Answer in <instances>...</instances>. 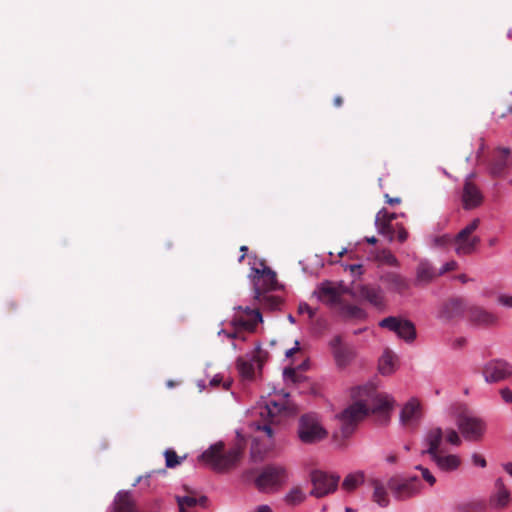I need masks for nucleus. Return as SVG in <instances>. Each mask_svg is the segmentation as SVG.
Returning a JSON list of instances; mask_svg holds the SVG:
<instances>
[{
	"label": "nucleus",
	"mask_w": 512,
	"mask_h": 512,
	"mask_svg": "<svg viewBox=\"0 0 512 512\" xmlns=\"http://www.w3.org/2000/svg\"><path fill=\"white\" fill-rule=\"evenodd\" d=\"M444 442L454 446H459L462 443L458 432L453 428H431L425 436L428 448L424 453L440 471L452 473L461 468L463 461L459 455L447 452L443 447Z\"/></svg>",
	"instance_id": "f257e3e1"
},
{
	"label": "nucleus",
	"mask_w": 512,
	"mask_h": 512,
	"mask_svg": "<svg viewBox=\"0 0 512 512\" xmlns=\"http://www.w3.org/2000/svg\"><path fill=\"white\" fill-rule=\"evenodd\" d=\"M358 396H366L369 403L361 400L349 405L340 416H370L371 414H390L396 405L395 399L386 393H376L372 386L358 387Z\"/></svg>",
	"instance_id": "f03ea898"
},
{
	"label": "nucleus",
	"mask_w": 512,
	"mask_h": 512,
	"mask_svg": "<svg viewBox=\"0 0 512 512\" xmlns=\"http://www.w3.org/2000/svg\"><path fill=\"white\" fill-rule=\"evenodd\" d=\"M247 481L263 493H272L281 489L288 480V470L281 464H267L262 468L250 469L245 472Z\"/></svg>",
	"instance_id": "7ed1b4c3"
},
{
	"label": "nucleus",
	"mask_w": 512,
	"mask_h": 512,
	"mask_svg": "<svg viewBox=\"0 0 512 512\" xmlns=\"http://www.w3.org/2000/svg\"><path fill=\"white\" fill-rule=\"evenodd\" d=\"M224 443L217 442L211 445L200 455V459L213 470L223 472L237 465L242 456V448L236 446L228 452H224Z\"/></svg>",
	"instance_id": "20e7f679"
},
{
	"label": "nucleus",
	"mask_w": 512,
	"mask_h": 512,
	"mask_svg": "<svg viewBox=\"0 0 512 512\" xmlns=\"http://www.w3.org/2000/svg\"><path fill=\"white\" fill-rule=\"evenodd\" d=\"M480 225V219H473L468 225L461 229L454 238L448 235L441 237L438 241L442 244L451 243L455 253L459 256L473 253L480 243V238L473 233Z\"/></svg>",
	"instance_id": "39448f33"
},
{
	"label": "nucleus",
	"mask_w": 512,
	"mask_h": 512,
	"mask_svg": "<svg viewBox=\"0 0 512 512\" xmlns=\"http://www.w3.org/2000/svg\"><path fill=\"white\" fill-rule=\"evenodd\" d=\"M387 487L398 501L411 499L421 492V482L417 476H392L387 482Z\"/></svg>",
	"instance_id": "423d86ee"
},
{
	"label": "nucleus",
	"mask_w": 512,
	"mask_h": 512,
	"mask_svg": "<svg viewBox=\"0 0 512 512\" xmlns=\"http://www.w3.org/2000/svg\"><path fill=\"white\" fill-rule=\"evenodd\" d=\"M297 435L303 444L313 445L326 439L328 431L316 418H299Z\"/></svg>",
	"instance_id": "0eeeda50"
},
{
	"label": "nucleus",
	"mask_w": 512,
	"mask_h": 512,
	"mask_svg": "<svg viewBox=\"0 0 512 512\" xmlns=\"http://www.w3.org/2000/svg\"><path fill=\"white\" fill-rule=\"evenodd\" d=\"M361 418H336V424L332 432V442L337 449H345L347 440L354 434L359 426Z\"/></svg>",
	"instance_id": "6e6552de"
},
{
	"label": "nucleus",
	"mask_w": 512,
	"mask_h": 512,
	"mask_svg": "<svg viewBox=\"0 0 512 512\" xmlns=\"http://www.w3.org/2000/svg\"><path fill=\"white\" fill-rule=\"evenodd\" d=\"M263 266L261 269L252 268V283L255 297H259L260 292H269L277 287L276 273L269 267Z\"/></svg>",
	"instance_id": "1a4fd4ad"
},
{
	"label": "nucleus",
	"mask_w": 512,
	"mask_h": 512,
	"mask_svg": "<svg viewBox=\"0 0 512 512\" xmlns=\"http://www.w3.org/2000/svg\"><path fill=\"white\" fill-rule=\"evenodd\" d=\"M339 480L340 477L337 475H329L319 470L313 471L311 474L313 484L311 494L317 498L324 497L337 489Z\"/></svg>",
	"instance_id": "9d476101"
},
{
	"label": "nucleus",
	"mask_w": 512,
	"mask_h": 512,
	"mask_svg": "<svg viewBox=\"0 0 512 512\" xmlns=\"http://www.w3.org/2000/svg\"><path fill=\"white\" fill-rule=\"evenodd\" d=\"M379 326L395 332L398 337L406 342H411L416 338V329L414 324L406 319L389 316L382 319L379 322Z\"/></svg>",
	"instance_id": "9b49d317"
},
{
	"label": "nucleus",
	"mask_w": 512,
	"mask_h": 512,
	"mask_svg": "<svg viewBox=\"0 0 512 512\" xmlns=\"http://www.w3.org/2000/svg\"><path fill=\"white\" fill-rule=\"evenodd\" d=\"M482 374L487 383H497L512 376V364L503 360L495 359L486 363Z\"/></svg>",
	"instance_id": "f8f14e48"
},
{
	"label": "nucleus",
	"mask_w": 512,
	"mask_h": 512,
	"mask_svg": "<svg viewBox=\"0 0 512 512\" xmlns=\"http://www.w3.org/2000/svg\"><path fill=\"white\" fill-rule=\"evenodd\" d=\"M329 347L338 368H346L356 356V352L353 347L344 344L342 337L339 335L330 340Z\"/></svg>",
	"instance_id": "ddd939ff"
},
{
	"label": "nucleus",
	"mask_w": 512,
	"mask_h": 512,
	"mask_svg": "<svg viewBox=\"0 0 512 512\" xmlns=\"http://www.w3.org/2000/svg\"><path fill=\"white\" fill-rule=\"evenodd\" d=\"M467 317L469 323L477 327L489 328L499 324V317L481 306H470Z\"/></svg>",
	"instance_id": "4468645a"
},
{
	"label": "nucleus",
	"mask_w": 512,
	"mask_h": 512,
	"mask_svg": "<svg viewBox=\"0 0 512 512\" xmlns=\"http://www.w3.org/2000/svg\"><path fill=\"white\" fill-rule=\"evenodd\" d=\"M457 425L462 436L469 441L480 440L486 430V423L482 418H459Z\"/></svg>",
	"instance_id": "2eb2a0df"
},
{
	"label": "nucleus",
	"mask_w": 512,
	"mask_h": 512,
	"mask_svg": "<svg viewBox=\"0 0 512 512\" xmlns=\"http://www.w3.org/2000/svg\"><path fill=\"white\" fill-rule=\"evenodd\" d=\"M474 174H470L464 183L462 202L466 210L478 207L483 202V195L477 185L472 181Z\"/></svg>",
	"instance_id": "dca6fc26"
},
{
	"label": "nucleus",
	"mask_w": 512,
	"mask_h": 512,
	"mask_svg": "<svg viewBox=\"0 0 512 512\" xmlns=\"http://www.w3.org/2000/svg\"><path fill=\"white\" fill-rule=\"evenodd\" d=\"M350 294L352 297L363 299L375 307L384 305L383 293L379 287L358 285L350 291Z\"/></svg>",
	"instance_id": "f3484780"
},
{
	"label": "nucleus",
	"mask_w": 512,
	"mask_h": 512,
	"mask_svg": "<svg viewBox=\"0 0 512 512\" xmlns=\"http://www.w3.org/2000/svg\"><path fill=\"white\" fill-rule=\"evenodd\" d=\"M348 292V289L342 285L325 282L319 289V299L328 305H340L342 295Z\"/></svg>",
	"instance_id": "a211bd4d"
},
{
	"label": "nucleus",
	"mask_w": 512,
	"mask_h": 512,
	"mask_svg": "<svg viewBox=\"0 0 512 512\" xmlns=\"http://www.w3.org/2000/svg\"><path fill=\"white\" fill-rule=\"evenodd\" d=\"M510 501V490L504 484L502 478L496 479L494 483V490L489 498V505L494 509L502 510L509 505Z\"/></svg>",
	"instance_id": "6ab92c4d"
},
{
	"label": "nucleus",
	"mask_w": 512,
	"mask_h": 512,
	"mask_svg": "<svg viewBox=\"0 0 512 512\" xmlns=\"http://www.w3.org/2000/svg\"><path fill=\"white\" fill-rule=\"evenodd\" d=\"M467 309V304L464 299L451 298L443 303L439 317L444 320H452L461 317Z\"/></svg>",
	"instance_id": "aec40b11"
},
{
	"label": "nucleus",
	"mask_w": 512,
	"mask_h": 512,
	"mask_svg": "<svg viewBox=\"0 0 512 512\" xmlns=\"http://www.w3.org/2000/svg\"><path fill=\"white\" fill-rule=\"evenodd\" d=\"M511 167L510 149L498 148L496 156L492 161L490 173L493 177H502Z\"/></svg>",
	"instance_id": "412c9836"
},
{
	"label": "nucleus",
	"mask_w": 512,
	"mask_h": 512,
	"mask_svg": "<svg viewBox=\"0 0 512 512\" xmlns=\"http://www.w3.org/2000/svg\"><path fill=\"white\" fill-rule=\"evenodd\" d=\"M380 280L388 290L399 294L404 293L410 288L408 279L396 272H386L382 274Z\"/></svg>",
	"instance_id": "4be33fe9"
},
{
	"label": "nucleus",
	"mask_w": 512,
	"mask_h": 512,
	"mask_svg": "<svg viewBox=\"0 0 512 512\" xmlns=\"http://www.w3.org/2000/svg\"><path fill=\"white\" fill-rule=\"evenodd\" d=\"M368 485L373 489L372 501L380 507H387L390 504V498L387 487L384 482L375 477L368 479Z\"/></svg>",
	"instance_id": "5701e85b"
},
{
	"label": "nucleus",
	"mask_w": 512,
	"mask_h": 512,
	"mask_svg": "<svg viewBox=\"0 0 512 512\" xmlns=\"http://www.w3.org/2000/svg\"><path fill=\"white\" fill-rule=\"evenodd\" d=\"M439 276V272L436 268L433 267V265L425 260L422 259L419 261L417 268H416V278H415V284L416 285H422V284H428L431 281H433L435 278Z\"/></svg>",
	"instance_id": "b1692460"
},
{
	"label": "nucleus",
	"mask_w": 512,
	"mask_h": 512,
	"mask_svg": "<svg viewBox=\"0 0 512 512\" xmlns=\"http://www.w3.org/2000/svg\"><path fill=\"white\" fill-rule=\"evenodd\" d=\"M262 321V315L259 311V308L246 307L244 309V316H241L237 319V324L245 331L253 332L256 326Z\"/></svg>",
	"instance_id": "393cba45"
},
{
	"label": "nucleus",
	"mask_w": 512,
	"mask_h": 512,
	"mask_svg": "<svg viewBox=\"0 0 512 512\" xmlns=\"http://www.w3.org/2000/svg\"><path fill=\"white\" fill-rule=\"evenodd\" d=\"M339 313L343 319L351 321H363L367 317V313L362 308L344 302L339 305Z\"/></svg>",
	"instance_id": "a878e982"
},
{
	"label": "nucleus",
	"mask_w": 512,
	"mask_h": 512,
	"mask_svg": "<svg viewBox=\"0 0 512 512\" xmlns=\"http://www.w3.org/2000/svg\"><path fill=\"white\" fill-rule=\"evenodd\" d=\"M176 501L179 506V512H194L192 509L196 505H200L202 507L206 506L207 497L201 496L199 499L194 496H176Z\"/></svg>",
	"instance_id": "bb28decb"
},
{
	"label": "nucleus",
	"mask_w": 512,
	"mask_h": 512,
	"mask_svg": "<svg viewBox=\"0 0 512 512\" xmlns=\"http://www.w3.org/2000/svg\"><path fill=\"white\" fill-rule=\"evenodd\" d=\"M259 307L269 310H277L282 304V299L279 296L268 294V292H260L259 297L254 296Z\"/></svg>",
	"instance_id": "cd10ccee"
},
{
	"label": "nucleus",
	"mask_w": 512,
	"mask_h": 512,
	"mask_svg": "<svg viewBox=\"0 0 512 512\" xmlns=\"http://www.w3.org/2000/svg\"><path fill=\"white\" fill-rule=\"evenodd\" d=\"M114 512H138L129 493H118L115 499Z\"/></svg>",
	"instance_id": "c85d7f7f"
},
{
	"label": "nucleus",
	"mask_w": 512,
	"mask_h": 512,
	"mask_svg": "<svg viewBox=\"0 0 512 512\" xmlns=\"http://www.w3.org/2000/svg\"><path fill=\"white\" fill-rule=\"evenodd\" d=\"M385 215H387V210L381 209L376 215L375 225H376V228H377V231L379 234L387 237L389 241H392L394 239V232H395L392 224L381 223L382 218Z\"/></svg>",
	"instance_id": "c756f323"
},
{
	"label": "nucleus",
	"mask_w": 512,
	"mask_h": 512,
	"mask_svg": "<svg viewBox=\"0 0 512 512\" xmlns=\"http://www.w3.org/2000/svg\"><path fill=\"white\" fill-rule=\"evenodd\" d=\"M396 356L390 351L386 350L379 360V371L382 375H390L395 370Z\"/></svg>",
	"instance_id": "7c9ffc66"
},
{
	"label": "nucleus",
	"mask_w": 512,
	"mask_h": 512,
	"mask_svg": "<svg viewBox=\"0 0 512 512\" xmlns=\"http://www.w3.org/2000/svg\"><path fill=\"white\" fill-rule=\"evenodd\" d=\"M423 413H425V410L421 401L413 397L404 404L399 416H415Z\"/></svg>",
	"instance_id": "2f4dec72"
},
{
	"label": "nucleus",
	"mask_w": 512,
	"mask_h": 512,
	"mask_svg": "<svg viewBox=\"0 0 512 512\" xmlns=\"http://www.w3.org/2000/svg\"><path fill=\"white\" fill-rule=\"evenodd\" d=\"M365 474L363 471L348 474L343 483L342 488L348 492L355 490L360 484L364 483Z\"/></svg>",
	"instance_id": "473e14b6"
},
{
	"label": "nucleus",
	"mask_w": 512,
	"mask_h": 512,
	"mask_svg": "<svg viewBox=\"0 0 512 512\" xmlns=\"http://www.w3.org/2000/svg\"><path fill=\"white\" fill-rule=\"evenodd\" d=\"M237 370L242 378L253 380L255 376V368L253 360L239 358L236 362Z\"/></svg>",
	"instance_id": "72a5a7b5"
},
{
	"label": "nucleus",
	"mask_w": 512,
	"mask_h": 512,
	"mask_svg": "<svg viewBox=\"0 0 512 512\" xmlns=\"http://www.w3.org/2000/svg\"><path fill=\"white\" fill-rule=\"evenodd\" d=\"M287 404L288 401L285 398H281L279 401L270 399L266 402L267 416H277L287 408Z\"/></svg>",
	"instance_id": "f704fd0d"
},
{
	"label": "nucleus",
	"mask_w": 512,
	"mask_h": 512,
	"mask_svg": "<svg viewBox=\"0 0 512 512\" xmlns=\"http://www.w3.org/2000/svg\"><path fill=\"white\" fill-rule=\"evenodd\" d=\"M459 512H488L487 505L483 501H471L460 504L457 507Z\"/></svg>",
	"instance_id": "c9c22d12"
},
{
	"label": "nucleus",
	"mask_w": 512,
	"mask_h": 512,
	"mask_svg": "<svg viewBox=\"0 0 512 512\" xmlns=\"http://www.w3.org/2000/svg\"><path fill=\"white\" fill-rule=\"evenodd\" d=\"M305 494L300 488H293L285 497V500L290 505H297L303 502Z\"/></svg>",
	"instance_id": "e433bc0d"
},
{
	"label": "nucleus",
	"mask_w": 512,
	"mask_h": 512,
	"mask_svg": "<svg viewBox=\"0 0 512 512\" xmlns=\"http://www.w3.org/2000/svg\"><path fill=\"white\" fill-rule=\"evenodd\" d=\"M378 259L389 266H399L398 259L389 250H382L378 255Z\"/></svg>",
	"instance_id": "4c0bfd02"
},
{
	"label": "nucleus",
	"mask_w": 512,
	"mask_h": 512,
	"mask_svg": "<svg viewBox=\"0 0 512 512\" xmlns=\"http://www.w3.org/2000/svg\"><path fill=\"white\" fill-rule=\"evenodd\" d=\"M264 421L261 422H253L252 427L255 428L256 431L264 432L268 438L273 437V429L270 422L266 421L268 418H263Z\"/></svg>",
	"instance_id": "58836bf2"
},
{
	"label": "nucleus",
	"mask_w": 512,
	"mask_h": 512,
	"mask_svg": "<svg viewBox=\"0 0 512 512\" xmlns=\"http://www.w3.org/2000/svg\"><path fill=\"white\" fill-rule=\"evenodd\" d=\"M166 466L168 468H174L179 465L181 460L174 450H167L165 452Z\"/></svg>",
	"instance_id": "ea45409f"
},
{
	"label": "nucleus",
	"mask_w": 512,
	"mask_h": 512,
	"mask_svg": "<svg viewBox=\"0 0 512 512\" xmlns=\"http://www.w3.org/2000/svg\"><path fill=\"white\" fill-rule=\"evenodd\" d=\"M416 469L421 472L422 478L430 485L433 486L436 483V478L430 472V470L422 465L416 466Z\"/></svg>",
	"instance_id": "a19ab883"
},
{
	"label": "nucleus",
	"mask_w": 512,
	"mask_h": 512,
	"mask_svg": "<svg viewBox=\"0 0 512 512\" xmlns=\"http://www.w3.org/2000/svg\"><path fill=\"white\" fill-rule=\"evenodd\" d=\"M221 383L223 385V389L226 391L229 390L232 385V381H230V380L223 381V377L220 374H216L210 380V386H212V387H218Z\"/></svg>",
	"instance_id": "79ce46f5"
},
{
	"label": "nucleus",
	"mask_w": 512,
	"mask_h": 512,
	"mask_svg": "<svg viewBox=\"0 0 512 512\" xmlns=\"http://www.w3.org/2000/svg\"><path fill=\"white\" fill-rule=\"evenodd\" d=\"M267 357L268 353L262 350L260 347H257L252 360L258 364L259 368H261L263 363L267 360Z\"/></svg>",
	"instance_id": "37998d69"
},
{
	"label": "nucleus",
	"mask_w": 512,
	"mask_h": 512,
	"mask_svg": "<svg viewBox=\"0 0 512 512\" xmlns=\"http://www.w3.org/2000/svg\"><path fill=\"white\" fill-rule=\"evenodd\" d=\"M471 462L474 466H478L481 468H485L487 466V461L485 457L479 453H473L471 455Z\"/></svg>",
	"instance_id": "c03bdc74"
},
{
	"label": "nucleus",
	"mask_w": 512,
	"mask_h": 512,
	"mask_svg": "<svg viewBox=\"0 0 512 512\" xmlns=\"http://www.w3.org/2000/svg\"><path fill=\"white\" fill-rule=\"evenodd\" d=\"M283 375L285 379L291 380L292 382H297L299 380V375L294 368H285Z\"/></svg>",
	"instance_id": "a18cd8bd"
},
{
	"label": "nucleus",
	"mask_w": 512,
	"mask_h": 512,
	"mask_svg": "<svg viewBox=\"0 0 512 512\" xmlns=\"http://www.w3.org/2000/svg\"><path fill=\"white\" fill-rule=\"evenodd\" d=\"M298 312L300 314L307 313L309 319H313L316 314L315 311L307 303H301L298 307Z\"/></svg>",
	"instance_id": "49530a36"
},
{
	"label": "nucleus",
	"mask_w": 512,
	"mask_h": 512,
	"mask_svg": "<svg viewBox=\"0 0 512 512\" xmlns=\"http://www.w3.org/2000/svg\"><path fill=\"white\" fill-rule=\"evenodd\" d=\"M457 267H458V263L456 261H454V260L448 261L447 263H445L442 266V268L440 270H438L439 276L446 272L453 271V270L457 269Z\"/></svg>",
	"instance_id": "de8ad7c7"
},
{
	"label": "nucleus",
	"mask_w": 512,
	"mask_h": 512,
	"mask_svg": "<svg viewBox=\"0 0 512 512\" xmlns=\"http://www.w3.org/2000/svg\"><path fill=\"white\" fill-rule=\"evenodd\" d=\"M408 238V232L402 224L397 225V239L401 243L405 242Z\"/></svg>",
	"instance_id": "09e8293b"
},
{
	"label": "nucleus",
	"mask_w": 512,
	"mask_h": 512,
	"mask_svg": "<svg viewBox=\"0 0 512 512\" xmlns=\"http://www.w3.org/2000/svg\"><path fill=\"white\" fill-rule=\"evenodd\" d=\"M500 395L505 403L512 404V390L509 388H503L500 390Z\"/></svg>",
	"instance_id": "8fccbe9b"
},
{
	"label": "nucleus",
	"mask_w": 512,
	"mask_h": 512,
	"mask_svg": "<svg viewBox=\"0 0 512 512\" xmlns=\"http://www.w3.org/2000/svg\"><path fill=\"white\" fill-rule=\"evenodd\" d=\"M467 344V339L465 337H458L454 339L451 343L453 349H461L465 347Z\"/></svg>",
	"instance_id": "3c124183"
},
{
	"label": "nucleus",
	"mask_w": 512,
	"mask_h": 512,
	"mask_svg": "<svg viewBox=\"0 0 512 512\" xmlns=\"http://www.w3.org/2000/svg\"><path fill=\"white\" fill-rule=\"evenodd\" d=\"M498 303L506 307H512V296L502 294L498 297Z\"/></svg>",
	"instance_id": "603ef678"
},
{
	"label": "nucleus",
	"mask_w": 512,
	"mask_h": 512,
	"mask_svg": "<svg viewBox=\"0 0 512 512\" xmlns=\"http://www.w3.org/2000/svg\"><path fill=\"white\" fill-rule=\"evenodd\" d=\"M415 420H416V418H406V417L400 418L401 425L404 428H414L416 425Z\"/></svg>",
	"instance_id": "864d4df0"
},
{
	"label": "nucleus",
	"mask_w": 512,
	"mask_h": 512,
	"mask_svg": "<svg viewBox=\"0 0 512 512\" xmlns=\"http://www.w3.org/2000/svg\"><path fill=\"white\" fill-rule=\"evenodd\" d=\"M349 268L354 275H361L363 273V267L360 264L350 265Z\"/></svg>",
	"instance_id": "5fc2aeb1"
},
{
	"label": "nucleus",
	"mask_w": 512,
	"mask_h": 512,
	"mask_svg": "<svg viewBox=\"0 0 512 512\" xmlns=\"http://www.w3.org/2000/svg\"><path fill=\"white\" fill-rule=\"evenodd\" d=\"M396 218V215L394 213H389L387 211V215H385L383 218H382V221L381 223H387V224H391V222Z\"/></svg>",
	"instance_id": "6e6d98bb"
},
{
	"label": "nucleus",
	"mask_w": 512,
	"mask_h": 512,
	"mask_svg": "<svg viewBox=\"0 0 512 512\" xmlns=\"http://www.w3.org/2000/svg\"><path fill=\"white\" fill-rule=\"evenodd\" d=\"M297 351H299V342L298 341L295 342V347L290 348L286 351L285 355H286V357L289 358V357H292Z\"/></svg>",
	"instance_id": "4d7b16f0"
},
{
	"label": "nucleus",
	"mask_w": 512,
	"mask_h": 512,
	"mask_svg": "<svg viewBox=\"0 0 512 512\" xmlns=\"http://www.w3.org/2000/svg\"><path fill=\"white\" fill-rule=\"evenodd\" d=\"M385 460L389 464H395L397 462V460H398V456L395 453H391V454L387 455Z\"/></svg>",
	"instance_id": "13d9d810"
},
{
	"label": "nucleus",
	"mask_w": 512,
	"mask_h": 512,
	"mask_svg": "<svg viewBox=\"0 0 512 512\" xmlns=\"http://www.w3.org/2000/svg\"><path fill=\"white\" fill-rule=\"evenodd\" d=\"M227 337L245 340L244 334H242V332H240V331H238L236 333H227Z\"/></svg>",
	"instance_id": "bf43d9fd"
},
{
	"label": "nucleus",
	"mask_w": 512,
	"mask_h": 512,
	"mask_svg": "<svg viewBox=\"0 0 512 512\" xmlns=\"http://www.w3.org/2000/svg\"><path fill=\"white\" fill-rule=\"evenodd\" d=\"M247 250H248V247H247V246H244V245H243V246H241V247H240V251L242 252V255H241V256L239 257V259H238V261H239V262H242V261L244 260V258H245V256H246V252H247Z\"/></svg>",
	"instance_id": "052dcab7"
},
{
	"label": "nucleus",
	"mask_w": 512,
	"mask_h": 512,
	"mask_svg": "<svg viewBox=\"0 0 512 512\" xmlns=\"http://www.w3.org/2000/svg\"><path fill=\"white\" fill-rule=\"evenodd\" d=\"M385 197L387 198V202L392 205L399 204L401 201L400 198H390L389 195L387 194L385 195Z\"/></svg>",
	"instance_id": "680f3d73"
},
{
	"label": "nucleus",
	"mask_w": 512,
	"mask_h": 512,
	"mask_svg": "<svg viewBox=\"0 0 512 512\" xmlns=\"http://www.w3.org/2000/svg\"><path fill=\"white\" fill-rule=\"evenodd\" d=\"M333 103L335 107H340L343 104V98L341 96H336Z\"/></svg>",
	"instance_id": "e2e57ef3"
},
{
	"label": "nucleus",
	"mask_w": 512,
	"mask_h": 512,
	"mask_svg": "<svg viewBox=\"0 0 512 512\" xmlns=\"http://www.w3.org/2000/svg\"><path fill=\"white\" fill-rule=\"evenodd\" d=\"M504 470L512 476V462L505 464Z\"/></svg>",
	"instance_id": "0e129e2a"
},
{
	"label": "nucleus",
	"mask_w": 512,
	"mask_h": 512,
	"mask_svg": "<svg viewBox=\"0 0 512 512\" xmlns=\"http://www.w3.org/2000/svg\"><path fill=\"white\" fill-rule=\"evenodd\" d=\"M366 242L369 243V244H376L377 243V238L372 236V237H366Z\"/></svg>",
	"instance_id": "69168bd1"
},
{
	"label": "nucleus",
	"mask_w": 512,
	"mask_h": 512,
	"mask_svg": "<svg viewBox=\"0 0 512 512\" xmlns=\"http://www.w3.org/2000/svg\"><path fill=\"white\" fill-rule=\"evenodd\" d=\"M178 384H179V382H176L173 380H168L166 383L167 387H169V388H173V387L177 386Z\"/></svg>",
	"instance_id": "338daca9"
},
{
	"label": "nucleus",
	"mask_w": 512,
	"mask_h": 512,
	"mask_svg": "<svg viewBox=\"0 0 512 512\" xmlns=\"http://www.w3.org/2000/svg\"><path fill=\"white\" fill-rule=\"evenodd\" d=\"M462 283H466L468 281L467 276L465 274H461L457 277Z\"/></svg>",
	"instance_id": "774afa93"
}]
</instances>
